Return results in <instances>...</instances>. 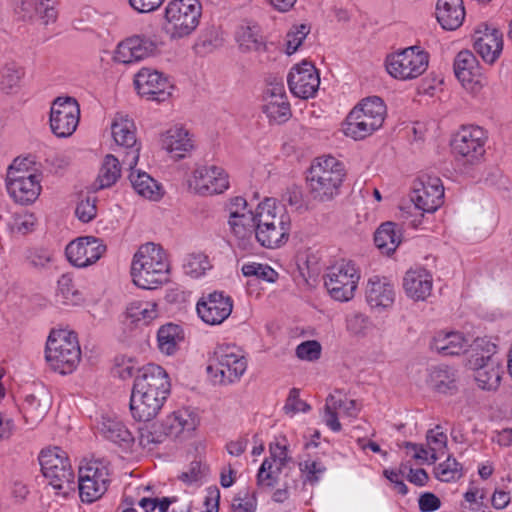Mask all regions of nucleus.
<instances>
[{
	"label": "nucleus",
	"instance_id": "nucleus-40",
	"mask_svg": "<svg viewBox=\"0 0 512 512\" xmlns=\"http://www.w3.org/2000/svg\"><path fill=\"white\" fill-rule=\"evenodd\" d=\"M21 9L30 17L34 13L45 25L54 22L57 18L54 0H21Z\"/></svg>",
	"mask_w": 512,
	"mask_h": 512
},
{
	"label": "nucleus",
	"instance_id": "nucleus-59",
	"mask_svg": "<svg viewBox=\"0 0 512 512\" xmlns=\"http://www.w3.org/2000/svg\"><path fill=\"white\" fill-rule=\"evenodd\" d=\"M206 472V466L201 461L194 460L190 463L187 471L182 472L178 478L185 484H192L199 481Z\"/></svg>",
	"mask_w": 512,
	"mask_h": 512
},
{
	"label": "nucleus",
	"instance_id": "nucleus-20",
	"mask_svg": "<svg viewBox=\"0 0 512 512\" xmlns=\"http://www.w3.org/2000/svg\"><path fill=\"white\" fill-rule=\"evenodd\" d=\"M106 251L102 240L93 236L80 237L71 241L65 249L67 259L76 267H87L96 261Z\"/></svg>",
	"mask_w": 512,
	"mask_h": 512
},
{
	"label": "nucleus",
	"instance_id": "nucleus-47",
	"mask_svg": "<svg viewBox=\"0 0 512 512\" xmlns=\"http://www.w3.org/2000/svg\"><path fill=\"white\" fill-rule=\"evenodd\" d=\"M58 295L64 303L76 305L82 301V294L75 288L70 274H63L58 280Z\"/></svg>",
	"mask_w": 512,
	"mask_h": 512
},
{
	"label": "nucleus",
	"instance_id": "nucleus-39",
	"mask_svg": "<svg viewBox=\"0 0 512 512\" xmlns=\"http://www.w3.org/2000/svg\"><path fill=\"white\" fill-rule=\"evenodd\" d=\"M129 179L134 190L148 199H158L161 196V186L149 174L130 168Z\"/></svg>",
	"mask_w": 512,
	"mask_h": 512
},
{
	"label": "nucleus",
	"instance_id": "nucleus-41",
	"mask_svg": "<svg viewBox=\"0 0 512 512\" xmlns=\"http://www.w3.org/2000/svg\"><path fill=\"white\" fill-rule=\"evenodd\" d=\"M121 175L119 160L112 154L104 157L99 174L95 181L97 189H105L114 185Z\"/></svg>",
	"mask_w": 512,
	"mask_h": 512
},
{
	"label": "nucleus",
	"instance_id": "nucleus-44",
	"mask_svg": "<svg viewBox=\"0 0 512 512\" xmlns=\"http://www.w3.org/2000/svg\"><path fill=\"white\" fill-rule=\"evenodd\" d=\"M127 316L132 322L148 325L158 317L157 304L149 301L132 302L127 307Z\"/></svg>",
	"mask_w": 512,
	"mask_h": 512
},
{
	"label": "nucleus",
	"instance_id": "nucleus-9",
	"mask_svg": "<svg viewBox=\"0 0 512 512\" xmlns=\"http://www.w3.org/2000/svg\"><path fill=\"white\" fill-rule=\"evenodd\" d=\"M39 463L43 476L56 494L67 496L74 491V473L66 453L58 447L42 450Z\"/></svg>",
	"mask_w": 512,
	"mask_h": 512
},
{
	"label": "nucleus",
	"instance_id": "nucleus-5",
	"mask_svg": "<svg viewBox=\"0 0 512 512\" xmlns=\"http://www.w3.org/2000/svg\"><path fill=\"white\" fill-rule=\"evenodd\" d=\"M496 350L494 343L477 338L468 358L467 366L473 372L478 388L484 391H496L501 383L503 367Z\"/></svg>",
	"mask_w": 512,
	"mask_h": 512
},
{
	"label": "nucleus",
	"instance_id": "nucleus-17",
	"mask_svg": "<svg viewBox=\"0 0 512 512\" xmlns=\"http://www.w3.org/2000/svg\"><path fill=\"white\" fill-rule=\"evenodd\" d=\"M232 309V298L222 291L203 295L196 306L199 317L209 325H218L224 322L232 313Z\"/></svg>",
	"mask_w": 512,
	"mask_h": 512
},
{
	"label": "nucleus",
	"instance_id": "nucleus-57",
	"mask_svg": "<svg viewBox=\"0 0 512 512\" xmlns=\"http://www.w3.org/2000/svg\"><path fill=\"white\" fill-rule=\"evenodd\" d=\"M299 394L300 391L297 388L290 390L284 406L286 413L308 412L311 409L309 404L299 398Z\"/></svg>",
	"mask_w": 512,
	"mask_h": 512
},
{
	"label": "nucleus",
	"instance_id": "nucleus-54",
	"mask_svg": "<svg viewBox=\"0 0 512 512\" xmlns=\"http://www.w3.org/2000/svg\"><path fill=\"white\" fill-rule=\"evenodd\" d=\"M300 470L305 474L306 481L314 484L319 481L320 476L326 471V467L321 461L305 460L300 463Z\"/></svg>",
	"mask_w": 512,
	"mask_h": 512
},
{
	"label": "nucleus",
	"instance_id": "nucleus-25",
	"mask_svg": "<svg viewBox=\"0 0 512 512\" xmlns=\"http://www.w3.org/2000/svg\"><path fill=\"white\" fill-rule=\"evenodd\" d=\"M366 301L375 309L391 307L395 301L394 285L385 277H371L366 286Z\"/></svg>",
	"mask_w": 512,
	"mask_h": 512
},
{
	"label": "nucleus",
	"instance_id": "nucleus-50",
	"mask_svg": "<svg viewBox=\"0 0 512 512\" xmlns=\"http://www.w3.org/2000/svg\"><path fill=\"white\" fill-rule=\"evenodd\" d=\"M431 460L435 462L438 459V453L443 452L447 445V435L441 431L440 426L430 429L426 435Z\"/></svg>",
	"mask_w": 512,
	"mask_h": 512
},
{
	"label": "nucleus",
	"instance_id": "nucleus-8",
	"mask_svg": "<svg viewBox=\"0 0 512 512\" xmlns=\"http://www.w3.org/2000/svg\"><path fill=\"white\" fill-rule=\"evenodd\" d=\"M247 369L243 351L235 345H218L209 358L207 372L220 384L238 381Z\"/></svg>",
	"mask_w": 512,
	"mask_h": 512
},
{
	"label": "nucleus",
	"instance_id": "nucleus-12",
	"mask_svg": "<svg viewBox=\"0 0 512 512\" xmlns=\"http://www.w3.org/2000/svg\"><path fill=\"white\" fill-rule=\"evenodd\" d=\"M429 63V55L419 46H411L386 59L387 72L394 78L410 80L422 75Z\"/></svg>",
	"mask_w": 512,
	"mask_h": 512
},
{
	"label": "nucleus",
	"instance_id": "nucleus-26",
	"mask_svg": "<svg viewBox=\"0 0 512 512\" xmlns=\"http://www.w3.org/2000/svg\"><path fill=\"white\" fill-rule=\"evenodd\" d=\"M433 278L426 269H411L405 273L403 288L406 295L415 301L426 300L432 291Z\"/></svg>",
	"mask_w": 512,
	"mask_h": 512
},
{
	"label": "nucleus",
	"instance_id": "nucleus-45",
	"mask_svg": "<svg viewBox=\"0 0 512 512\" xmlns=\"http://www.w3.org/2000/svg\"><path fill=\"white\" fill-rule=\"evenodd\" d=\"M101 432L110 441L117 444H129L133 441L131 432L117 420L105 419L101 423Z\"/></svg>",
	"mask_w": 512,
	"mask_h": 512
},
{
	"label": "nucleus",
	"instance_id": "nucleus-13",
	"mask_svg": "<svg viewBox=\"0 0 512 512\" xmlns=\"http://www.w3.org/2000/svg\"><path fill=\"white\" fill-rule=\"evenodd\" d=\"M487 136L479 126H464L454 136L451 147L458 162L463 165L478 164L485 154Z\"/></svg>",
	"mask_w": 512,
	"mask_h": 512
},
{
	"label": "nucleus",
	"instance_id": "nucleus-58",
	"mask_svg": "<svg viewBox=\"0 0 512 512\" xmlns=\"http://www.w3.org/2000/svg\"><path fill=\"white\" fill-rule=\"evenodd\" d=\"M321 354V346L317 341H305L297 346L296 355L302 360H317Z\"/></svg>",
	"mask_w": 512,
	"mask_h": 512
},
{
	"label": "nucleus",
	"instance_id": "nucleus-53",
	"mask_svg": "<svg viewBox=\"0 0 512 512\" xmlns=\"http://www.w3.org/2000/svg\"><path fill=\"white\" fill-rule=\"evenodd\" d=\"M263 112L267 115L270 121L276 122L278 124L288 121L291 117L290 104H265L263 106Z\"/></svg>",
	"mask_w": 512,
	"mask_h": 512
},
{
	"label": "nucleus",
	"instance_id": "nucleus-32",
	"mask_svg": "<svg viewBox=\"0 0 512 512\" xmlns=\"http://www.w3.org/2000/svg\"><path fill=\"white\" fill-rule=\"evenodd\" d=\"M7 191L15 202L21 205L33 203L41 192L38 176L30 179L12 178V183L7 184Z\"/></svg>",
	"mask_w": 512,
	"mask_h": 512
},
{
	"label": "nucleus",
	"instance_id": "nucleus-14",
	"mask_svg": "<svg viewBox=\"0 0 512 512\" xmlns=\"http://www.w3.org/2000/svg\"><path fill=\"white\" fill-rule=\"evenodd\" d=\"M108 468L100 461H90L79 467L78 489L83 502L92 503L107 491Z\"/></svg>",
	"mask_w": 512,
	"mask_h": 512
},
{
	"label": "nucleus",
	"instance_id": "nucleus-34",
	"mask_svg": "<svg viewBox=\"0 0 512 512\" xmlns=\"http://www.w3.org/2000/svg\"><path fill=\"white\" fill-rule=\"evenodd\" d=\"M270 454L271 457L263 461L258 471V485L266 483L267 486L273 487L275 485V478L273 476V462H279L281 465H286V463L289 461L287 448L285 445H281L279 443L270 445Z\"/></svg>",
	"mask_w": 512,
	"mask_h": 512
},
{
	"label": "nucleus",
	"instance_id": "nucleus-11",
	"mask_svg": "<svg viewBox=\"0 0 512 512\" xmlns=\"http://www.w3.org/2000/svg\"><path fill=\"white\" fill-rule=\"evenodd\" d=\"M360 274L351 261L342 260L329 267L324 284L329 295L337 301H349L354 297Z\"/></svg>",
	"mask_w": 512,
	"mask_h": 512
},
{
	"label": "nucleus",
	"instance_id": "nucleus-27",
	"mask_svg": "<svg viewBox=\"0 0 512 512\" xmlns=\"http://www.w3.org/2000/svg\"><path fill=\"white\" fill-rule=\"evenodd\" d=\"M235 38L240 50L244 53L261 54L267 50L261 29L255 22L243 21L237 28Z\"/></svg>",
	"mask_w": 512,
	"mask_h": 512
},
{
	"label": "nucleus",
	"instance_id": "nucleus-28",
	"mask_svg": "<svg viewBox=\"0 0 512 512\" xmlns=\"http://www.w3.org/2000/svg\"><path fill=\"white\" fill-rule=\"evenodd\" d=\"M256 212L238 213L237 210L230 213L228 224L232 234L238 241V246L244 250L251 246V240L255 235Z\"/></svg>",
	"mask_w": 512,
	"mask_h": 512
},
{
	"label": "nucleus",
	"instance_id": "nucleus-62",
	"mask_svg": "<svg viewBox=\"0 0 512 512\" xmlns=\"http://www.w3.org/2000/svg\"><path fill=\"white\" fill-rule=\"evenodd\" d=\"M441 506L440 499L433 493L426 492L419 498V509L422 512H432L439 509Z\"/></svg>",
	"mask_w": 512,
	"mask_h": 512
},
{
	"label": "nucleus",
	"instance_id": "nucleus-24",
	"mask_svg": "<svg viewBox=\"0 0 512 512\" xmlns=\"http://www.w3.org/2000/svg\"><path fill=\"white\" fill-rule=\"evenodd\" d=\"M474 49L486 63L493 64L503 49L502 33L486 24L480 25L474 34Z\"/></svg>",
	"mask_w": 512,
	"mask_h": 512
},
{
	"label": "nucleus",
	"instance_id": "nucleus-49",
	"mask_svg": "<svg viewBox=\"0 0 512 512\" xmlns=\"http://www.w3.org/2000/svg\"><path fill=\"white\" fill-rule=\"evenodd\" d=\"M435 476L442 482H450L461 477V465L456 459L448 457L435 468Z\"/></svg>",
	"mask_w": 512,
	"mask_h": 512
},
{
	"label": "nucleus",
	"instance_id": "nucleus-38",
	"mask_svg": "<svg viewBox=\"0 0 512 512\" xmlns=\"http://www.w3.org/2000/svg\"><path fill=\"white\" fill-rule=\"evenodd\" d=\"M184 340L183 329L173 323L160 327L157 333L158 348L166 355H173L178 350V344Z\"/></svg>",
	"mask_w": 512,
	"mask_h": 512
},
{
	"label": "nucleus",
	"instance_id": "nucleus-3",
	"mask_svg": "<svg viewBox=\"0 0 512 512\" xmlns=\"http://www.w3.org/2000/svg\"><path fill=\"white\" fill-rule=\"evenodd\" d=\"M345 177V166L335 157L316 158L307 175L310 197L320 203L334 200L340 194Z\"/></svg>",
	"mask_w": 512,
	"mask_h": 512
},
{
	"label": "nucleus",
	"instance_id": "nucleus-6",
	"mask_svg": "<svg viewBox=\"0 0 512 512\" xmlns=\"http://www.w3.org/2000/svg\"><path fill=\"white\" fill-rule=\"evenodd\" d=\"M385 114L386 106L382 99L368 97L350 111L343 131L355 140L364 139L383 125Z\"/></svg>",
	"mask_w": 512,
	"mask_h": 512
},
{
	"label": "nucleus",
	"instance_id": "nucleus-7",
	"mask_svg": "<svg viewBox=\"0 0 512 512\" xmlns=\"http://www.w3.org/2000/svg\"><path fill=\"white\" fill-rule=\"evenodd\" d=\"M45 357L54 371L60 374L71 373L81 359L77 335L65 330L51 331L46 343Z\"/></svg>",
	"mask_w": 512,
	"mask_h": 512
},
{
	"label": "nucleus",
	"instance_id": "nucleus-35",
	"mask_svg": "<svg viewBox=\"0 0 512 512\" xmlns=\"http://www.w3.org/2000/svg\"><path fill=\"white\" fill-rule=\"evenodd\" d=\"M467 346L468 341L458 332L439 333L431 344L432 349L443 356L460 355Z\"/></svg>",
	"mask_w": 512,
	"mask_h": 512
},
{
	"label": "nucleus",
	"instance_id": "nucleus-52",
	"mask_svg": "<svg viewBox=\"0 0 512 512\" xmlns=\"http://www.w3.org/2000/svg\"><path fill=\"white\" fill-rule=\"evenodd\" d=\"M310 28L305 24L295 27V30L289 31L286 35V53L293 54L302 44L303 40L309 33Z\"/></svg>",
	"mask_w": 512,
	"mask_h": 512
},
{
	"label": "nucleus",
	"instance_id": "nucleus-63",
	"mask_svg": "<svg viewBox=\"0 0 512 512\" xmlns=\"http://www.w3.org/2000/svg\"><path fill=\"white\" fill-rule=\"evenodd\" d=\"M51 256L48 250L38 248L30 251L28 260L34 267H44L51 261Z\"/></svg>",
	"mask_w": 512,
	"mask_h": 512
},
{
	"label": "nucleus",
	"instance_id": "nucleus-10",
	"mask_svg": "<svg viewBox=\"0 0 512 512\" xmlns=\"http://www.w3.org/2000/svg\"><path fill=\"white\" fill-rule=\"evenodd\" d=\"M201 4L198 0H172L165 9V31L179 39L191 34L199 24Z\"/></svg>",
	"mask_w": 512,
	"mask_h": 512
},
{
	"label": "nucleus",
	"instance_id": "nucleus-46",
	"mask_svg": "<svg viewBox=\"0 0 512 512\" xmlns=\"http://www.w3.org/2000/svg\"><path fill=\"white\" fill-rule=\"evenodd\" d=\"M171 431H166L161 427V423L145 425L139 429V444L143 448L152 449V445L162 443Z\"/></svg>",
	"mask_w": 512,
	"mask_h": 512
},
{
	"label": "nucleus",
	"instance_id": "nucleus-18",
	"mask_svg": "<svg viewBox=\"0 0 512 512\" xmlns=\"http://www.w3.org/2000/svg\"><path fill=\"white\" fill-rule=\"evenodd\" d=\"M188 183L190 189L204 196L220 194L229 186L224 170L214 165L197 167Z\"/></svg>",
	"mask_w": 512,
	"mask_h": 512
},
{
	"label": "nucleus",
	"instance_id": "nucleus-1",
	"mask_svg": "<svg viewBox=\"0 0 512 512\" xmlns=\"http://www.w3.org/2000/svg\"><path fill=\"white\" fill-rule=\"evenodd\" d=\"M170 393V382L166 371L148 364L138 370L130 397L132 417L140 422L152 421L161 411Z\"/></svg>",
	"mask_w": 512,
	"mask_h": 512
},
{
	"label": "nucleus",
	"instance_id": "nucleus-4",
	"mask_svg": "<svg viewBox=\"0 0 512 512\" xmlns=\"http://www.w3.org/2000/svg\"><path fill=\"white\" fill-rule=\"evenodd\" d=\"M169 263L161 246L146 243L139 247L131 265V276L136 286L155 289L169 280Z\"/></svg>",
	"mask_w": 512,
	"mask_h": 512
},
{
	"label": "nucleus",
	"instance_id": "nucleus-15",
	"mask_svg": "<svg viewBox=\"0 0 512 512\" xmlns=\"http://www.w3.org/2000/svg\"><path fill=\"white\" fill-rule=\"evenodd\" d=\"M80 118V107L73 97H57L50 110V128L53 134L59 138L71 136Z\"/></svg>",
	"mask_w": 512,
	"mask_h": 512
},
{
	"label": "nucleus",
	"instance_id": "nucleus-33",
	"mask_svg": "<svg viewBox=\"0 0 512 512\" xmlns=\"http://www.w3.org/2000/svg\"><path fill=\"white\" fill-rule=\"evenodd\" d=\"M454 72L457 79L463 86L479 83L481 76L478 60L475 55L468 51H460L454 60Z\"/></svg>",
	"mask_w": 512,
	"mask_h": 512
},
{
	"label": "nucleus",
	"instance_id": "nucleus-64",
	"mask_svg": "<svg viewBox=\"0 0 512 512\" xmlns=\"http://www.w3.org/2000/svg\"><path fill=\"white\" fill-rule=\"evenodd\" d=\"M164 0H129L133 9L140 13H148L157 9Z\"/></svg>",
	"mask_w": 512,
	"mask_h": 512
},
{
	"label": "nucleus",
	"instance_id": "nucleus-43",
	"mask_svg": "<svg viewBox=\"0 0 512 512\" xmlns=\"http://www.w3.org/2000/svg\"><path fill=\"white\" fill-rule=\"evenodd\" d=\"M51 406L48 395L37 397L35 395H27L23 403L24 417L26 421L36 423L44 418Z\"/></svg>",
	"mask_w": 512,
	"mask_h": 512
},
{
	"label": "nucleus",
	"instance_id": "nucleus-23",
	"mask_svg": "<svg viewBox=\"0 0 512 512\" xmlns=\"http://www.w3.org/2000/svg\"><path fill=\"white\" fill-rule=\"evenodd\" d=\"M158 41L144 35H135L122 41L115 52V60L130 64L143 60L157 51Z\"/></svg>",
	"mask_w": 512,
	"mask_h": 512
},
{
	"label": "nucleus",
	"instance_id": "nucleus-29",
	"mask_svg": "<svg viewBox=\"0 0 512 512\" xmlns=\"http://www.w3.org/2000/svg\"><path fill=\"white\" fill-rule=\"evenodd\" d=\"M161 145L176 159L184 158L194 147L189 131L180 126H174L163 133Z\"/></svg>",
	"mask_w": 512,
	"mask_h": 512
},
{
	"label": "nucleus",
	"instance_id": "nucleus-30",
	"mask_svg": "<svg viewBox=\"0 0 512 512\" xmlns=\"http://www.w3.org/2000/svg\"><path fill=\"white\" fill-rule=\"evenodd\" d=\"M338 409H342L343 413L349 417H357L360 411L355 400H343L341 398H337L334 394L328 395L324 408V421L334 432L341 430V424L337 415Z\"/></svg>",
	"mask_w": 512,
	"mask_h": 512
},
{
	"label": "nucleus",
	"instance_id": "nucleus-36",
	"mask_svg": "<svg viewBox=\"0 0 512 512\" xmlns=\"http://www.w3.org/2000/svg\"><path fill=\"white\" fill-rule=\"evenodd\" d=\"M429 383L439 393H453L457 390L456 370L444 365L433 367L430 372Z\"/></svg>",
	"mask_w": 512,
	"mask_h": 512
},
{
	"label": "nucleus",
	"instance_id": "nucleus-16",
	"mask_svg": "<svg viewBox=\"0 0 512 512\" xmlns=\"http://www.w3.org/2000/svg\"><path fill=\"white\" fill-rule=\"evenodd\" d=\"M443 198L444 187L439 177L423 174L414 181L411 201L415 209L433 213L443 204Z\"/></svg>",
	"mask_w": 512,
	"mask_h": 512
},
{
	"label": "nucleus",
	"instance_id": "nucleus-51",
	"mask_svg": "<svg viewBox=\"0 0 512 512\" xmlns=\"http://www.w3.org/2000/svg\"><path fill=\"white\" fill-rule=\"evenodd\" d=\"M223 39L218 27L212 25L207 27L199 37L197 46L211 51L222 45Z\"/></svg>",
	"mask_w": 512,
	"mask_h": 512
},
{
	"label": "nucleus",
	"instance_id": "nucleus-56",
	"mask_svg": "<svg viewBox=\"0 0 512 512\" xmlns=\"http://www.w3.org/2000/svg\"><path fill=\"white\" fill-rule=\"evenodd\" d=\"M207 258L202 254L189 255L187 262L184 265L187 274L193 277H199L204 274L207 269Z\"/></svg>",
	"mask_w": 512,
	"mask_h": 512
},
{
	"label": "nucleus",
	"instance_id": "nucleus-19",
	"mask_svg": "<svg viewBox=\"0 0 512 512\" xmlns=\"http://www.w3.org/2000/svg\"><path fill=\"white\" fill-rule=\"evenodd\" d=\"M135 89L141 97L148 100L163 102L171 95L173 86L169 80L158 71L148 68L141 69L134 79Z\"/></svg>",
	"mask_w": 512,
	"mask_h": 512
},
{
	"label": "nucleus",
	"instance_id": "nucleus-2",
	"mask_svg": "<svg viewBox=\"0 0 512 512\" xmlns=\"http://www.w3.org/2000/svg\"><path fill=\"white\" fill-rule=\"evenodd\" d=\"M255 238L261 246L277 248L288 241L291 230L290 215L273 198H266L256 208Z\"/></svg>",
	"mask_w": 512,
	"mask_h": 512
},
{
	"label": "nucleus",
	"instance_id": "nucleus-37",
	"mask_svg": "<svg viewBox=\"0 0 512 512\" xmlns=\"http://www.w3.org/2000/svg\"><path fill=\"white\" fill-rule=\"evenodd\" d=\"M376 247L383 253L390 255L401 242L400 231L393 222H385L379 226L374 234Z\"/></svg>",
	"mask_w": 512,
	"mask_h": 512
},
{
	"label": "nucleus",
	"instance_id": "nucleus-42",
	"mask_svg": "<svg viewBox=\"0 0 512 512\" xmlns=\"http://www.w3.org/2000/svg\"><path fill=\"white\" fill-rule=\"evenodd\" d=\"M24 75V69L15 62L5 64L0 70V89L6 94L16 93Z\"/></svg>",
	"mask_w": 512,
	"mask_h": 512
},
{
	"label": "nucleus",
	"instance_id": "nucleus-48",
	"mask_svg": "<svg viewBox=\"0 0 512 512\" xmlns=\"http://www.w3.org/2000/svg\"><path fill=\"white\" fill-rule=\"evenodd\" d=\"M242 273L246 277L255 276L269 283H274L278 278V273L270 266L254 262L243 265Z\"/></svg>",
	"mask_w": 512,
	"mask_h": 512
},
{
	"label": "nucleus",
	"instance_id": "nucleus-61",
	"mask_svg": "<svg viewBox=\"0 0 512 512\" xmlns=\"http://www.w3.org/2000/svg\"><path fill=\"white\" fill-rule=\"evenodd\" d=\"M183 419L182 411L173 412L169 415L164 422L161 423V427L166 431H171L169 436L177 435L183 431V425L180 421Z\"/></svg>",
	"mask_w": 512,
	"mask_h": 512
},
{
	"label": "nucleus",
	"instance_id": "nucleus-31",
	"mask_svg": "<svg viewBox=\"0 0 512 512\" xmlns=\"http://www.w3.org/2000/svg\"><path fill=\"white\" fill-rule=\"evenodd\" d=\"M436 18L442 28L446 30L459 28L465 18L463 1L438 0L436 5Z\"/></svg>",
	"mask_w": 512,
	"mask_h": 512
},
{
	"label": "nucleus",
	"instance_id": "nucleus-60",
	"mask_svg": "<svg viewBox=\"0 0 512 512\" xmlns=\"http://www.w3.org/2000/svg\"><path fill=\"white\" fill-rule=\"evenodd\" d=\"M249 496V491L246 489L243 493H239L234 499L232 503V508L234 512H255L256 510V497L253 494L251 498Z\"/></svg>",
	"mask_w": 512,
	"mask_h": 512
},
{
	"label": "nucleus",
	"instance_id": "nucleus-22",
	"mask_svg": "<svg viewBox=\"0 0 512 512\" xmlns=\"http://www.w3.org/2000/svg\"><path fill=\"white\" fill-rule=\"evenodd\" d=\"M112 136L117 145L125 147L128 151L123 163L133 168L137 165L140 155V147L137 144L135 126L128 116L117 115L112 126Z\"/></svg>",
	"mask_w": 512,
	"mask_h": 512
},
{
	"label": "nucleus",
	"instance_id": "nucleus-55",
	"mask_svg": "<svg viewBox=\"0 0 512 512\" xmlns=\"http://www.w3.org/2000/svg\"><path fill=\"white\" fill-rule=\"evenodd\" d=\"M96 199L87 197L81 200L76 207L75 214L78 219L84 223H88L96 216Z\"/></svg>",
	"mask_w": 512,
	"mask_h": 512
},
{
	"label": "nucleus",
	"instance_id": "nucleus-21",
	"mask_svg": "<svg viewBox=\"0 0 512 512\" xmlns=\"http://www.w3.org/2000/svg\"><path fill=\"white\" fill-rule=\"evenodd\" d=\"M290 91L297 97L308 99L313 97L320 84V77L315 66L309 61L295 65L287 79Z\"/></svg>",
	"mask_w": 512,
	"mask_h": 512
}]
</instances>
